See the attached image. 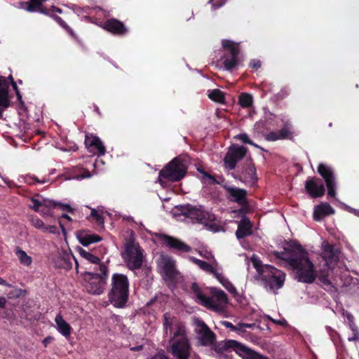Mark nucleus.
I'll list each match as a JSON object with an SVG mask.
<instances>
[{
	"mask_svg": "<svg viewBox=\"0 0 359 359\" xmlns=\"http://www.w3.org/2000/svg\"><path fill=\"white\" fill-rule=\"evenodd\" d=\"M276 255L287 262L294 270L295 278L298 281L311 283L315 280L316 271L305 250L298 248L292 254L284 252H278Z\"/></svg>",
	"mask_w": 359,
	"mask_h": 359,
	"instance_id": "1",
	"label": "nucleus"
},
{
	"mask_svg": "<svg viewBox=\"0 0 359 359\" xmlns=\"http://www.w3.org/2000/svg\"><path fill=\"white\" fill-rule=\"evenodd\" d=\"M250 262L257 271L255 276L269 291L275 292L281 288L285 280V274L269 264H262L256 255H252Z\"/></svg>",
	"mask_w": 359,
	"mask_h": 359,
	"instance_id": "2",
	"label": "nucleus"
},
{
	"mask_svg": "<svg viewBox=\"0 0 359 359\" xmlns=\"http://www.w3.org/2000/svg\"><path fill=\"white\" fill-rule=\"evenodd\" d=\"M173 330L168 351L177 359H189L191 354V346L185 326L177 323Z\"/></svg>",
	"mask_w": 359,
	"mask_h": 359,
	"instance_id": "3",
	"label": "nucleus"
},
{
	"mask_svg": "<svg viewBox=\"0 0 359 359\" xmlns=\"http://www.w3.org/2000/svg\"><path fill=\"white\" fill-rule=\"evenodd\" d=\"M191 289L198 303L219 313L224 311L228 302L226 294L224 291L212 287L210 290V296L206 297L201 292L196 283L192 284Z\"/></svg>",
	"mask_w": 359,
	"mask_h": 359,
	"instance_id": "4",
	"label": "nucleus"
},
{
	"mask_svg": "<svg viewBox=\"0 0 359 359\" xmlns=\"http://www.w3.org/2000/svg\"><path fill=\"white\" fill-rule=\"evenodd\" d=\"M187 164L184 158L177 156L168 163L159 172L158 182L164 187L168 182H178L186 175Z\"/></svg>",
	"mask_w": 359,
	"mask_h": 359,
	"instance_id": "5",
	"label": "nucleus"
},
{
	"mask_svg": "<svg viewBox=\"0 0 359 359\" xmlns=\"http://www.w3.org/2000/svg\"><path fill=\"white\" fill-rule=\"evenodd\" d=\"M111 290L109 301L117 308H123L128 298L129 281L126 275L114 273L111 277Z\"/></svg>",
	"mask_w": 359,
	"mask_h": 359,
	"instance_id": "6",
	"label": "nucleus"
},
{
	"mask_svg": "<svg viewBox=\"0 0 359 359\" xmlns=\"http://www.w3.org/2000/svg\"><path fill=\"white\" fill-rule=\"evenodd\" d=\"M107 271V267L104 264H100V273L88 272L85 275V288L88 292L95 295L103 293L106 286Z\"/></svg>",
	"mask_w": 359,
	"mask_h": 359,
	"instance_id": "7",
	"label": "nucleus"
},
{
	"mask_svg": "<svg viewBox=\"0 0 359 359\" xmlns=\"http://www.w3.org/2000/svg\"><path fill=\"white\" fill-rule=\"evenodd\" d=\"M222 45L224 51L220 60L224 69L231 72L238 65L239 45L228 39L222 40Z\"/></svg>",
	"mask_w": 359,
	"mask_h": 359,
	"instance_id": "8",
	"label": "nucleus"
},
{
	"mask_svg": "<svg viewBox=\"0 0 359 359\" xmlns=\"http://www.w3.org/2000/svg\"><path fill=\"white\" fill-rule=\"evenodd\" d=\"M122 257L129 269H138L144 261L143 250L138 244L130 242L126 244Z\"/></svg>",
	"mask_w": 359,
	"mask_h": 359,
	"instance_id": "9",
	"label": "nucleus"
},
{
	"mask_svg": "<svg viewBox=\"0 0 359 359\" xmlns=\"http://www.w3.org/2000/svg\"><path fill=\"white\" fill-rule=\"evenodd\" d=\"M202 206H193L189 204L180 205L175 206L172 213L173 216L179 219L186 222H198L199 216L201 214Z\"/></svg>",
	"mask_w": 359,
	"mask_h": 359,
	"instance_id": "10",
	"label": "nucleus"
},
{
	"mask_svg": "<svg viewBox=\"0 0 359 359\" xmlns=\"http://www.w3.org/2000/svg\"><path fill=\"white\" fill-rule=\"evenodd\" d=\"M158 266L161 274L165 280H174L178 276L175 262L168 255H161L158 260Z\"/></svg>",
	"mask_w": 359,
	"mask_h": 359,
	"instance_id": "11",
	"label": "nucleus"
},
{
	"mask_svg": "<svg viewBox=\"0 0 359 359\" xmlns=\"http://www.w3.org/2000/svg\"><path fill=\"white\" fill-rule=\"evenodd\" d=\"M197 339L201 346H208L214 344L215 334L212 332L206 324L199 318L194 319Z\"/></svg>",
	"mask_w": 359,
	"mask_h": 359,
	"instance_id": "12",
	"label": "nucleus"
},
{
	"mask_svg": "<svg viewBox=\"0 0 359 359\" xmlns=\"http://www.w3.org/2000/svg\"><path fill=\"white\" fill-rule=\"evenodd\" d=\"M224 347L232 349L243 359H264V356L244 344L235 340H228L224 343Z\"/></svg>",
	"mask_w": 359,
	"mask_h": 359,
	"instance_id": "13",
	"label": "nucleus"
},
{
	"mask_svg": "<svg viewBox=\"0 0 359 359\" xmlns=\"http://www.w3.org/2000/svg\"><path fill=\"white\" fill-rule=\"evenodd\" d=\"M29 208L39 212L43 217H51V210L57 204L53 201L45 198L40 195H36L30 199Z\"/></svg>",
	"mask_w": 359,
	"mask_h": 359,
	"instance_id": "14",
	"label": "nucleus"
},
{
	"mask_svg": "<svg viewBox=\"0 0 359 359\" xmlns=\"http://www.w3.org/2000/svg\"><path fill=\"white\" fill-rule=\"evenodd\" d=\"M234 178L239 180L247 185H254L257 181L256 169L251 159L246 160L244 165L238 170Z\"/></svg>",
	"mask_w": 359,
	"mask_h": 359,
	"instance_id": "15",
	"label": "nucleus"
},
{
	"mask_svg": "<svg viewBox=\"0 0 359 359\" xmlns=\"http://www.w3.org/2000/svg\"><path fill=\"white\" fill-rule=\"evenodd\" d=\"M246 154V148L243 146L232 144L228 150L224 157V164L226 168L229 170L235 169L238 161L242 159Z\"/></svg>",
	"mask_w": 359,
	"mask_h": 359,
	"instance_id": "16",
	"label": "nucleus"
},
{
	"mask_svg": "<svg viewBox=\"0 0 359 359\" xmlns=\"http://www.w3.org/2000/svg\"><path fill=\"white\" fill-rule=\"evenodd\" d=\"M318 172L324 178L327 188V195L330 197L336 196V182L332 168L326 164L320 163L318 167Z\"/></svg>",
	"mask_w": 359,
	"mask_h": 359,
	"instance_id": "17",
	"label": "nucleus"
},
{
	"mask_svg": "<svg viewBox=\"0 0 359 359\" xmlns=\"http://www.w3.org/2000/svg\"><path fill=\"white\" fill-rule=\"evenodd\" d=\"M85 145L88 151L98 156H103L106 148L98 136H86Z\"/></svg>",
	"mask_w": 359,
	"mask_h": 359,
	"instance_id": "18",
	"label": "nucleus"
},
{
	"mask_svg": "<svg viewBox=\"0 0 359 359\" xmlns=\"http://www.w3.org/2000/svg\"><path fill=\"white\" fill-rule=\"evenodd\" d=\"M9 83L6 77L0 76V118L4 111L11 106L8 96Z\"/></svg>",
	"mask_w": 359,
	"mask_h": 359,
	"instance_id": "19",
	"label": "nucleus"
},
{
	"mask_svg": "<svg viewBox=\"0 0 359 359\" xmlns=\"http://www.w3.org/2000/svg\"><path fill=\"white\" fill-rule=\"evenodd\" d=\"M103 28L116 36H124L128 33V28L124 23L116 18L107 19L104 23Z\"/></svg>",
	"mask_w": 359,
	"mask_h": 359,
	"instance_id": "20",
	"label": "nucleus"
},
{
	"mask_svg": "<svg viewBox=\"0 0 359 359\" xmlns=\"http://www.w3.org/2000/svg\"><path fill=\"white\" fill-rule=\"evenodd\" d=\"M322 257L325 260L328 268L331 269L335 265L338 257L334 248L327 241H323L321 245Z\"/></svg>",
	"mask_w": 359,
	"mask_h": 359,
	"instance_id": "21",
	"label": "nucleus"
},
{
	"mask_svg": "<svg viewBox=\"0 0 359 359\" xmlns=\"http://www.w3.org/2000/svg\"><path fill=\"white\" fill-rule=\"evenodd\" d=\"M305 189L307 193L312 198L321 197L325 194V187L317 178H309L305 184Z\"/></svg>",
	"mask_w": 359,
	"mask_h": 359,
	"instance_id": "22",
	"label": "nucleus"
},
{
	"mask_svg": "<svg viewBox=\"0 0 359 359\" xmlns=\"http://www.w3.org/2000/svg\"><path fill=\"white\" fill-rule=\"evenodd\" d=\"M224 187L229 193L228 198L230 201L242 205L246 203L247 192L245 189L227 185H224Z\"/></svg>",
	"mask_w": 359,
	"mask_h": 359,
	"instance_id": "23",
	"label": "nucleus"
},
{
	"mask_svg": "<svg viewBox=\"0 0 359 359\" xmlns=\"http://www.w3.org/2000/svg\"><path fill=\"white\" fill-rule=\"evenodd\" d=\"M201 213L198 222L208 226V229L212 231H219V229L215 222V215L209 210H205L203 206L201 208Z\"/></svg>",
	"mask_w": 359,
	"mask_h": 359,
	"instance_id": "24",
	"label": "nucleus"
},
{
	"mask_svg": "<svg viewBox=\"0 0 359 359\" xmlns=\"http://www.w3.org/2000/svg\"><path fill=\"white\" fill-rule=\"evenodd\" d=\"M160 238L168 247L179 252H187L191 250L189 245L177 238L165 234L161 235Z\"/></svg>",
	"mask_w": 359,
	"mask_h": 359,
	"instance_id": "25",
	"label": "nucleus"
},
{
	"mask_svg": "<svg viewBox=\"0 0 359 359\" xmlns=\"http://www.w3.org/2000/svg\"><path fill=\"white\" fill-rule=\"evenodd\" d=\"M72 255L65 252H62L54 256L53 258V263L57 268L69 269L72 267Z\"/></svg>",
	"mask_w": 359,
	"mask_h": 359,
	"instance_id": "26",
	"label": "nucleus"
},
{
	"mask_svg": "<svg viewBox=\"0 0 359 359\" xmlns=\"http://www.w3.org/2000/svg\"><path fill=\"white\" fill-rule=\"evenodd\" d=\"M334 213V210L327 203H323L315 207L313 219L316 221H320L324 217Z\"/></svg>",
	"mask_w": 359,
	"mask_h": 359,
	"instance_id": "27",
	"label": "nucleus"
},
{
	"mask_svg": "<svg viewBox=\"0 0 359 359\" xmlns=\"http://www.w3.org/2000/svg\"><path fill=\"white\" fill-rule=\"evenodd\" d=\"M252 224L250 221L246 218L243 217L239 222L238 225V229L236 232V236L238 239H241L247 236L252 234Z\"/></svg>",
	"mask_w": 359,
	"mask_h": 359,
	"instance_id": "28",
	"label": "nucleus"
},
{
	"mask_svg": "<svg viewBox=\"0 0 359 359\" xmlns=\"http://www.w3.org/2000/svg\"><path fill=\"white\" fill-rule=\"evenodd\" d=\"M197 170L201 175L200 179L204 185L222 184V183L224 182V179L222 176L211 175L200 168H198Z\"/></svg>",
	"mask_w": 359,
	"mask_h": 359,
	"instance_id": "29",
	"label": "nucleus"
},
{
	"mask_svg": "<svg viewBox=\"0 0 359 359\" xmlns=\"http://www.w3.org/2000/svg\"><path fill=\"white\" fill-rule=\"evenodd\" d=\"M77 238L83 246H88L102 241V238L100 236L85 231L79 232L77 233Z\"/></svg>",
	"mask_w": 359,
	"mask_h": 359,
	"instance_id": "30",
	"label": "nucleus"
},
{
	"mask_svg": "<svg viewBox=\"0 0 359 359\" xmlns=\"http://www.w3.org/2000/svg\"><path fill=\"white\" fill-rule=\"evenodd\" d=\"M55 322L57 325V330L65 337H69L72 333V328L69 324L64 320L60 313L55 316Z\"/></svg>",
	"mask_w": 359,
	"mask_h": 359,
	"instance_id": "31",
	"label": "nucleus"
},
{
	"mask_svg": "<svg viewBox=\"0 0 359 359\" xmlns=\"http://www.w3.org/2000/svg\"><path fill=\"white\" fill-rule=\"evenodd\" d=\"M45 0H29L26 2L27 8L26 10L29 12H39L44 15H50L49 10L43 6V3Z\"/></svg>",
	"mask_w": 359,
	"mask_h": 359,
	"instance_id": "32",
	"label": "nucleus"
},
{
	"mask_svg": "<svg viewBox=\"0 0 359 359\" xmlns=\"http://www.w3.org/2000/svg\"><path fill=\"white\" fill-rule=\"evenodd\" d=\"M189 259L194 264H196L203 271L213 275L219 268L218 264L215 261H214L213 264H208L206 262L202 261L193 257H189Z\"/></svg>",
	"mask_w": 359,
	"mask_h": 359,
	"instance_id": "33",
	"label": "nucleus"
},
{
	"mask_svg": "<svg viewBox=\"0 0 359 359\" xmlns=\"http://www.w3.org/2000/svg\"><path fill=\"white\" fill-rule=\"evenodd\" d=\"M214 276L217 280L230 292L232 294L236 293V289L230 283V281L223 275L222 269L219 267L214 273Z\"/></svg>",
	"mask_w": 359,
	"mask_h": 359,
	"instance_id": "34",
	"label": "nucleus"
},
{
	"mask_svg": "<svg viewBox=\"0 0 359 359\" xmlns=\"http://www.w3.org/2000/svg\"><path fill=\"white\" fill-rule=\"evenodd\" d=\"M6 141L14 147L23 145L29 140V136H4Z\"/></svg>",
	"mask_w": 359,
	"mask_h": 359,
	"instance_id": "35",
	"label": "nucleus"
},
{
	"mask_svg": "<svg viewBox=\"0 0 359 359\" xmlns=\"http://www.w3.org/2000/svg\"><path fill=\"white\" fill-rule=\"evenodd\" d=\"M208 97L211 100L219 104L225 102V93L218 88L210 90L208 93Z\"/></svg>",
	"mask_w": 359,
	"mask_h": 359,
	"instance_id": "36",
	"label": "nucleus"
},
{
	"mask_svg": "<svg viewBox=\"0 0 359 359\" xmlns=\"http://www.w3.org/2000/svg\"><path fill=\"white\" fill-rule=\"evenodd\" d=\"M15 254L20 262L24 266H29L32 264V259L30 256L27 255L26 252L21 250L20 248H16Z\"/></svg>",
	"mask_w": 359,
	"mask_h": 359,
	"instance_id": "37",
	"label": "nucleus"
},
{
	"mask_svg": "<svg viewBox=\"0 0 359 359\" xmlns=\"http://www.w3.org/2000/svg\"><path fill=\"white\" fill-rule=\"evenodd\" d=\"M252 96L246 93H243L239 95L238 103L243 108H249L252 105Z\"/></svg>",
	"mask_w": 359,
	"mask_h": 359,
	"instance_id": "38",
	"label": "nucleus"
},
{
	"mask_svg": "<svg viewBox=\"0 0 359 359\" xmlns=\"http://www.w3.org/2000/svg\"><path fill=\"white\" fill-rule=\"evenodd\" d=\"M79 252L80 255L90 263L98 264L99 266L101 264H100V259L97 257L93 255L91 252L86 251V250L82 248H81Z\"/></svg>",
	"mask_w": 359,
	"mask_h": 359,
	"instance_id": "39",
	"label": "nucleus"
},
{
	"mask_svg": "<svg viewBox=\"0 0 359 359\" xmlns=\"http://www.w3.org/2000/svg\"><path fill=\"white\" fill-rule=\"evenodd\" d=\"M102 212L100 210L91 209L90 216L94 217L96 219V222L98 224H103L104 219L102 217Z\"/></svg>",
	"mask_w": 359,
	"mask_h": 359,
	"instance_id": "40",
	"label": "nucleus"
},
{
	"mask_svg": "<svg viewBox=\"0 0 359 359\" xmlns=\"http://www.w3.org/2000/svg\"><path fill=\"white\" fill-rule=\"evenodd\" d=\"M25 181L28 184H34L35 182H37L40 184H44L49 182V178L44 177L42 180H39L36 177L27 175L25 177Z\"/></svg>",
	"mask_w": 359,
	"mask_h": 359,
	"instance_id": "41",
	"label": "nucleus"
},
{
	"mask_svg": "<svg viewBox=\"0 0 359 359\" xmlns=\"http://www.w3.org/2000/svg\"><path fill=\"white\" fill-rule=\"evenodd\" d=\"M91 177V174L88 170L82 169V173L81 175H75L72 177L67 178V180H82L85 178H90Z\"/></svg>",
	"mask_w": 359,
	"mask_h": 359,
	"instance_id": "42",
	"label": "nucleus"
},
{
	"mask_svg": "<svg viewBox=\"0 0 359 359\" xmlns=\"http://www.w3.org/2000/svg\"><path fill=\"white\" fill-rule=\"evenodd\" d=\"M350 330L353 332V335L348 337V340L349 341H356L359 344V331L355 325H351V327H349Z\"/></svg>",
	"mask_w": 359,
	"mask_h": 359,
	"instance_id": "43",
	"label": "nucleus"
},
{
	"mask_svg": "<svg viewBox=\"0 0 359 359\" xmlns=\"http://www.w3.org/2000/svg\"><path fill=\"white\" fill-rule=\"evenodd\" d=\"M31 222H32V225L35 228L41 230V231H43L46 224L41 219L36 217V218H32Z\"/></svg>",
	"mask_w": 359,
	"mask_h": 359,
	"instance_id": "44",
	"label": "nucleus"
},
{
	"mask_svg": "<svg viewBox=\"0 0 359 359\" xmlns=\"http://www.w3.org/2000/svg\"><path fill=\"white\" fill-rule=\"evenodd\" d=\"M58 149L64 151H76L77 149V147L74 143H66L65 145H58L57 146Z\"/></svg>",
	"mask_w": 359,
	"mask_h": 359,
	"instance_id": "45",
	"label": "nucleus"
},
{
	"mask_svg": "<svg viewBox=\"0 0 359 359\" xmlns=\"http://www.w3.org/2000/svg\"><path fill=\"white\" fill-rule=\"evenodd\" d=\"M171 325L172 319L170 318V315L168 313L164 314L163 327L166 334H168V330L169 328H170Z\"/></svg>",
	"mask_w": 359,
	"mask_h": 359,
	"instance_id": "46",
	"label": "nucleus"
},
{
	"mask_svg": "<svg viewBox=\"0 0 359 359\" xmlns=\"http://www.w3.org/2000/svg\"><path fill=\"white\" fill-rule=\"evenodd\" d=\"M43 232L49 233L52 234L59 233V230L57 227L55 225H46L43 229Z\"/></svg>",
	"mask_w": 359,
	"mask_h": 359,
	"instance_id": "47",
	"label": "nucleus"
},
{
	"mask_svg": "<svg viewBox=\"0 0 359 359\" xmlns=\"http://www.w3.org/2000/svg\"><path fill=\"white\" fill-rule=\"evenodd\" d=\"M60 26H61L65 31L73 38H76V34L74 33L73 29L65 22L60 24Z\"/></svg>",
	"mask_w": 359,
	"mask_h": 359,
	"instance_id": "48",
	"label": "nucleus"
},
{
	"mask_svg": "<svg viewBox=\"0 0 359 359\" xmlns=\"http://www.w3.org/2000/svg\"><path fill=\"white\" fill-rule=\"evenodd\" d=\"M293 133L292 127L290 124H285L280 130L279 135H292Z\"/></svg>",
	"mask_w": 359,
	"mask_h": 359,
	"instance_id": "49",
	"label": "nucleus"
},
{
	"mask_svg": "<svg viewBox=\"0 0 359 359\" xmlns=\"http://www.w3.org/2000/svg\"><path fill=\"white\" fill-rule=\"evenodd\" d=\"M225 1L226 0H208V2L212 4V8L217 9L225 4Z\"/></svg>",
	"mask_w": 359,
	"mask_h": 359,
	"instance_id": "50",
	"label": "nucleus"
},
{
	"mask_svg": "<svg viewBox=\"0 0 359 359\" xmlns=\"http://www.w3.org/2000/svg\"><path fill=\"white\" fill-rule=\"evenodd\" d=\"M266 318L268 319H269L271 321H272L273 323H274L275 324H277V325H281V326H287V323L285 320V319H284V318H280V319H278V320H276V319L272 318L269 316H267Z\"/></svg>",
	"mask_w": 359,
	"mask_h": 359,
	"instance_id": "51",
	"label": "nucleus"
},
{
	"mask_svg": "<svg viewBox=\"0 0 359 359\" xmlns=\"http://www.w3.org/2000/svg\"><path fill=\"white\" fill-rule=\"evenodd\" d=\"M261 65H262L261 61L259 60L253 59V60H251V61L249 64V66L252 69H258L259 68L261 67Z\"/></svg>",
	"mask_w": 359,
	"mask_h": 359,
	"instance_id": "52",
	"label": "nucleus"
},
{
	"mask_svg": "<svg viewBox=\"0 0 359 359\" xmlns=\"http://www.w3.org/2000/svg\"><path fill=\"white\" fill-rule=\"evenodd\" d=\"M341 205L343 206L345 210H346L347 211L351 212V213H353L354 215H357V216H359V210H357V209H354L347 205H346L345 203H340Z\"/></svg>",
	"mask_w": 359,
	"mask_h": 359,
	"instance_id": "53",
	"label": "nucleus"
},
{
	"mask_svg": "<svg viewBox=\"0 0 359 359\" xmlns=\"http://www.w3.org/2000/svg\"><path fill=\"white\" fill-rule=\"evenodd\" d=\"M344 316L347 319L349 327H351V325H355L354 318L351 313L348 312L344 313Z\"/></svg>",
	"mask_w": 359,
	"mask_h": 359,
	"instance_id": "54",
	"label": "nucleus"
},
{
	"mask_svg": "<svg viewBox=\"0 0 359 359\" xmlns=\"http://www.w3.org/2000/svg\"><path fill=\"white\" fill-rule=\"evenodd\" d=\"M11 86L13 87V90H15V93L16 96H17V99L18 100H21L22 95L20 93V90H19L18 87L17 86V83L15 81H13V83H11Z\"/></svg>",
	"mask_w": 359,
	"mask_h": 359,
	"instance_id": "55",
	"label": "nucleus"
},
{
	"mask_svg": "<svg viewBox=\"0 0 359 359\" xmlns=\"http://www.w3.org/2000/svg\"><path fill=\"white\" fill-rule=\"evenodd\" d=\"M288 136H265L266 140L269 142H274L278 140H283Z\"/></svg>",
	"mask_w": 359,
	"mask_h": 359,
	"instance_id": "56",
	"label": "nucleus"
},
{
	"mask_svg": "<svg viewBox=\"0 0 359 359\" xmlns=\"http://www.w3.org/2000/svg\"><path fill=\"white\" fill-rule=\"evenodd\" d=\"M236 138L241 140L244 143H248L252 144V142L249 140V137L244 135V136H235ZM254 145V144H253ZM255 147H257L256 144H255Z\"/></svg>",
	"mask_w": 359,
	"mask_h": 359,
	"instance_id": "57",
	"label": "nucleus"
},
{
	"mask_svg": "<svg viewBox=\"0 0 359 359\" xmlns=\"http://www.w3.org/2000/svg\"><path fill=\"white\" fill-rule=\"evenodd\" d=\"M19 103H18V110L20 111V113H21V111H26V107H25V104L24 102V101L22 100V97H21V100H18Z\"/></svg>",
	"mask_w": 359,
	"mask_h": 359,
	"instance_id": "58",
	"label": "nucleus"
},
{
	"mask_svg": "<svg viewBox=\"0 0 359 359\" xmlns=\"http://www.w3.org/2000/svg\"><path fill=\"white\" fill-rule=\"evenodd\" d=\"M48 10H49V14H53V13L54 12H56V13H62V10L58 7H56L55 6H51L49 8H48Z\"/></svg>",
	"mask_w": 359,
	"mask_h": 359,
	"instance_id": "59",
	"label": "nucleus"
},
{
	"mask_svg": "<svg viewBox=\"0 0 359 359\" xmlns=\"http://www.w3.org/2000/svg\"><path fill=\"white\" fill-rule=\"evenodd\" d=\"M243 323H238L236 325H235L233 332H237L239 334L244 332L245 330H244V327H243Z\"/></svg>",
	"mask_w": 359,
	"mask_h": 359,
	"instance_id": "60",
	"label": "nucleus"
},
{
	"mask_svg": "<svg viewBox=\"0 0 359 359\" xmlns=\"http://www.w3.org/2000/svg\"><path fill=\"white\" fill-rule=\"evenodd\" d=\"M48 16L51 17L52 18L54 19V20L60 25V24H61L62 22H63V20L62 18H60V16L58 15H53V14H50V15H48Z\"/></svg>",
	"mask_w": 359,
	"mask_h": 359,
	"instance_id": "61",
	"label": "nucleus"
},
{
	"mask_svg": "<svg viewBox=\"0 0 359 359\" xmlns=\"http://www.w3.org/2000/svg\"><path fill=\"white\" fill-rule=\"evenodd\" d=\"M222 325L226 327V328H229L231 329V330L233 331L234 330V327H235V325H233L231 322H229V321H223L222 323Z\"/></svg>",
	"mask_w": 359,
	"mask_h": 359,
	"instance_id": "62",
	"label": "nucleus"
},
{
	"mask_svg": "<svg viewBox=\"0 0 359 359\" xmlns=\"http://www.w3.org/2000/svg\"><path fill=\"white\" fill-rule=\"evenodd\" d=\"M6 302V299L4 297L0 296V309L5 308Z\"/></svg>",
	"mask_w": 359,
	"mask_h": 359,
	"instance_id": "63",
	"label": "nucleus"
},
{
	"mask_svg": "<svg viewBox=\"0 0 359 359\" xmlns=\"http://www.w3.org/2000/svg\"><path fill=\"white\" fill-rule=\"evenodd\" d=\"M326 330L332 339L334 338V334H337L336 332L330 327H326Z\"/></svg>",
	"mask_w": 359,
	"mask_h": 359,
	"instance_id": "64",
	"label": "nucleus"
}]
</instances>
